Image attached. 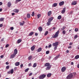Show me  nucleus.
<instances>
[{
  "label": "nucleus",
  "instance_id": "nucleus-35",
  "mask_svg": "<svg viewBox=\"0 0 79 79\" xmlns=\"http://www.w3.org/2000/svg\"><path fill=\"white\" fill-rule=\"evenodd\" d=\"M48 31H46L45 34H44V35H46L48 34Z\"/></svg>",
  "mask_w": 79,
  "mask_h": 79
},
{
  "label": "nucleus",
  "instance_id": "nucleus-43",
  "mask_svg": "<svg viewBox=\"0 0 79 79\" xmlns=\"http://www.w3.org/2000/svg\"><path fill=\"white\" fill-rule=\"evenodd\" d=\"M34 12H33L32 14H31V16H34Z\"/></svg>",
  "mask_w": 79,
  "mask_h": 79
},
{
  "label": "nucleus",
  "instance_id": "nucleus-50",
  "mask_svg": "<svg viewBox=\"0 0 79 79\" xmlns=\"http://www.w3.org/2000/svg\"><path fill=\"white\" fill-rule=\"evenodd\" d=\"M46 54H48L49 53V51H47L46 52Z\"/></svg>",
  "mask_w": 79,
  "mask_h": 79
},
{
  "label": "nucleus",
  "instance_id": "nucleus-19",
  "mask_svg": "<svg viewBox=\"0 0 79 79\" xmlns=\"http://www.w3.org/2000/svg\"><path fill=\"white\" fill-rule=\"evenodd\" d=\"M38 29H39V31H42V27H39L38 28Z\"/></svg>",
  "mask_w": 79,
  "mask_h": 79
},
{
  "label": "nucleus",
  "instance_id": "nucleus-11",
  "mask_svg": "<svg viewBox=\"0 0 79 79\" xmlns=\"http://www.w3.org/2000/svg\"><path fill=\"white\" fill-rule=\"evenodd\" d=\"M19 24L20 26H23L24 24V21H23L22 23L20 22H19Z\"/></svg>",
  "mask_w": 79,
  "mask_h": 79
},
{
  "label": "nucleus",
  "instance_id": "nucleus-49",
  "mask_svg": "<svg viewBox=\"0 0 79 79\" xmlns=\"http://www.w3.org/2000/svg\"><path fill=\"white\" fill-rule=\"evenodd\" d=\"M77 35H76L75 36V37H74L75 39H76V38H77Z\"/></svg>",
  "mask_w": 79,
  "mask_h": 79
},
{
  "label": "nucleus",
  "instance_id": "nucleus-31",
  "mask_svg": "<svg viewBox=\"0 0 79 79\" xmlns=\"http://www.w3.org/2000/svg\"><path fill=\"white\" fill-rule=\"evenodd\" d=\"M75 59H78V58H79V55H77L76 56H75Z\"/></svg>",
  "mask_w": 79,
  "mask_h": 79
},
{
  "label": "nucleus",
  "instance_id": "nucleus-14",
  "mask_svg": "<svg viewBox=\"0 0 79 79\" xmlns=\"http://www.w3.org/2000/svg\"><path fill=\"white\" fill-rule=\"evenodd\" d=\"M11 5V4L10 2H8L7 6L8 7H10Z\"/></svg>",
  "mask_w": 79,
  "mask_h": 79
},
{
  "label": "nucleus",
  "instance_id": "nucleus-44",
  "mask_svg": "<svg viewBox=\"0 0 79 79\" xmlns=\"http://www.w3.org/2000/svg\"><path fill=\"white\" fill-rule=\"evenodd\" d=\"M52 47V44H50L48 45V48H50Z\"/></svg>",
  "mask_w": 79,
  "mask_h": 79
},
{
  "label": "nucleus",
  "instance_id": "nucleus-62",
  "mask_svg": "<svg viewBox=\"0 0 79 79\" xmlns=\"http://www.w3.org/2000/svg\"><path fill=\"white\" fill-rule=\"evenodd\" d=\"M15 13H12V15H15Z\"/></svg>",
  "mask_w": 79,
  "mask_h": 79
},
{
  "label": "nucleus",
  "instance_id": "nucleus-52",
  "mask_svg": "<svg viewBox=\"0 0 79 79\" xmlns=\"http://www.w3.org/2000/svg\"><path fill=\"white\" fill-rule=\"evenodd\" d=\"M3 26V24H0V27H2Z\"/></svg>",
  "mask_w": 79,
  "mask_h": 79
},
{
  "label": "nucleus",
  "instance_id": "nucleus-2",
  "mask_svg": "<svg viewBox=\"0 0 79 79\" xmlns=\"http://www.w3.org/2000/svg\"><path fill=\"white\" fill-rule=\"evenodd\" d=\"M73 74L72 73H70L66 77V79H71L73 78Z\"/></svg>",
  "mask_w": 79,
  "mask_h": 79
},
{
  "label": "nucleus",
  "instance_id": "nucleus-55",
  "mask_svg": "<svg viewBox=\"0 0 79 79\" xmlns=\"http://www.w3.org/2000/svg\"><path fill=\"white\" fill-rule=\"evenodd\" d=\"M71 65H73L74 64V63L73 62H71Z\"/></svg>",
  "mask_w": 79,
  "mask_h": 79
},
{
  "label": "nucleus",
  "instance_id": "nucleus-8",
  "mask_svg": "<svg viewBox=\"0 0 79 79\" xmlns=\"http://www.w3.org/2000/svg\"><path fill=\"white\" fill-rule=\"evenodd\" d=\"M52 21V20H48V22L47 23V25L48 26H49V25H50L51 24V22Z\"/></svg>",
  "mask_w": 79,
  "mask_h": 79
},
{
  "label": "nucleus",
  "instance_id": "nucleus-10",
  "mask_svg": "<svg viewBox=\"0 0 79 79\" xmlns=\"http://www.w3.org/2000/svg\"><path fill=\"white\" fill-rule=\"evenodd\" d=\"M50 68H51V66L49 65V66H48L47 68H46V70H49L50 69Z\"/></svg>",
  "mask_w": 79,
  "mask_h": 79
},
{
  "label": "nucleus",
  "instance_id": "nucleus-59",
  "mask_svg": "<svg viewBox=\"0 0 79 79\" xmlns=\"http://www.w3.org/2000/svg\"><path fill=\"white\" fill-rule=\"evenodd\" d=\"M71 47H72L71 46H69L68 48H71Z\"/></svg>",
  "mask_w": 79,
  "mask_h": 79
},
{
  "label": "nucleus",
  "instance_id": "nucleus-9",
  "mask_svg": "<svg viewBox=\"0 0 79 79\" xmlns=\"http://www.w3.org/2000/svg\"><path fill=\"white\" fill-rule=\"evenodd\" d=\"M66 11V8H64L62 10L61 13H62V14H64V13L65 12V11Z\"/></svg>",
  "mask_w": 79,
  "mask_h": 79
},
{
  "label": "nucleus",
  "instance_id": "nucleus-27",
  "mask_svg": "<svg viewBox=\"0 0 79 79\" xmlns=\"http://www.w3.org/2000/svg\"><path fill=\"white\" fill-rule=\"evenodd\" d=\"M10 74H13L14 72V70H13V69H11L10 70Z\"/></svg>",
  "mask_w": 79,
  "mask_h": 79
},
{
  "label": "nucleus",
  "instance_id": "nucleus-13",
  "mask_svg": "<svg viewBox=\"0 0 79 79\" xmlns=\"http://www.w3.org/2000/svg\"><path fill=\"white\" fill-rule=\"evenodd\" d=\"M14 11L17 13H18L19 12V10L15 9L14 10Z\"/></svg>",
  "mask_w": 79,
  "mask_h": 79
},
{
  "label": "nucleus",
  "instance_id": "nucleus-58",
  "mask_svg": "<svg viewBox=\"0 0 79 79\" xmlns=\"http://www.w3.org/2000/svg\"><path fill=\"white\" fill-rule=\"evenodd\" d=\"M69 50H66V52L67 53H69Z\"/></svg>",
  "mask_w": 79,
  "mask_h": 79
},
{
  "label": "nucleus",
  "instance_id": "nucleus-57",
  "mask_svg": "<svg viewBox=\"0 0 79 79\" xmlns=\"http://www.w3.org/2000/svg\"><path fill=\"white\" fill-rule=\"evenodd\" d=\"M3 3L1 2H0V6L2 5Z\"/></svg>",
  "mask_w": 79,
  "mask_h": 79
},
{
  "label": "nucleus",
  "instance_id": "nucleus-45",
  "mask_svg": "<svg viewBox=\"0 0 79 79\" xmlns=\"http://www.w3.org/2000/svg\"><path fill=\"white\" fill-rule=\"evenodd\" d=\"M16 2H20L21 1V0H16Z\"/></svg>",
  "mask_w": 79,
  "mask_h": 79
},
{
  "label": "nucleus",
  "instance_id": "nucleus-16",
  "mask_svg": "<svg viewBox=\"0 0 79 79\" xmlns=\"http://www.w3.org/2000/svg\"><path fill=\"white\" fill-rule=\"evenodd\" d=\"M35 49V46H33L31 48V51H33V50Z\"/></svg>",
  "mask_w": 79,
  "mask_h": 79
},
{
  "label": "nucleus",
  "instance_id": "nucleus-47",
  "mask_svg": "<svg viewBox=\"0 0 79 79\" xmlns=\"http://www.w3.org/2000/svg\"><path fill=\"white\" fill-rule=\"evenodd\" d=\"M3 41H4V38H3L1 40V42H3Z\"/></svg>",
  "mask_w": 79,
  "mask_h": 79
},
{
  "label": "nucleus",
  "instance_id": "nucleus-38",
  "mask_svg": "<svg viewBox=\"0 0 79 79\" xmlns=\"http://www.w3.org/2000/svg\"><path fill=\"white\" fill-rule=\"evenodd\" d=\"M29 71V69H27L25 70V72H27Z\"/></svg>",
  "mask_w": 79,
  "mask_h": 79
},
{
  "label": "nucleus",
  "instance_id": "nucleus-56",
  "mask_svg": "<svg viewBox=\"0 0 79 79\" xmlns=\"http://www.w3.org/2000/svg\"><path fill=\"white\" fill-rule=\"evenodd\" d=\"M4 19L3 18H1L0 19V20H3Z\"/></svg>",
  "mask_w": 79,
  "mask_h": 79
},
{
  "label": "nucleus",
  "instance_id": "nucleus-28",
  "mask_svg": "<svg viewBox=\"0 0 79 79\" xmlns=\"http://www.w3.org/2000/svg\"><path fill=\"white\" fill-rule=\"evenodd\" d=\"M36 66H37V63H35L33 64V68H35Z\"/></svg>",
  "mask_w": 79,
  "mask_h": 79
},
{
  "label": "nucleus",
  "instance_id": "nucleus-3",
  "mask_svg": "<svg viewBox=\"0 0 79 79\" xmlns=\"http://www.w3.org/2000/svg\"><path fill=\"white\" fill-rule=\"evenodd\" d=\"M60 31L58 30L57 32L56 33L55 35L53 36V38H56L58 36V34H59V32Z\"/></svg>",
  "mask_w": 79,
  "mask_h": 79
},
{
  "label": "nucleus",
  "instance_id": "nucleus-61",
  "mask_svg": "<svg viewBox=\"0 0 79 79\" xmlns=\"http://www.w3.org/2000/svg\"><path fill=\"white\" fill-rule=\"evenodd\" d=\"M6 64L8 65L9 63L8 62H6Z\"/></svg>",
  "mask_w": 79,
  "mask_h": 79
},
{
  "label": "nucleus",
  "instance_id": "nucleus-1",
  "mask_svg": "<svg viewBox=\"0 0 79 79\" xmlns=\"http://www.w3.org/2000/svg\"><path fill=\"white\" fill-rule=\"evenodd\" d=\"M14 53L10 55V59L14 58L15 57V56H16V54L18 53V50H17V49H15L14 50Z\"/></svg>",
  "mask_w": 79,
  "mask_h": 79
},
{
  "label": "nucleus",
  "instance_id": "nucleus-54",
  "mask_svg": "<svg viewBox=\"0 0 79 79\" xmlns=\"http://www.w3.org/2000/svg\"><path fill=\"white\" fill-rule=\"evenodd\" d=\"M73 45V43L72 42L70 43L69 45Z\"/></svg>",
  "mask_w": 79,
  "mask_h": 79
},
{
  "label": "nucleus",
  "instance_id": "nucleus-36",
  "mask_svg": "<svg viewBox=\"0 0 79 79\" xmlns=\"http://www.w3.org/2000/svg\"><path fill=\"white\" fill-rule=\"evenodd\" d=\"M41 16V15L39 14L37 15V16H38V18H39L40 17V16Z\"/></svg>",
  "mask_w": 79,
  "mask_h": 79
},
{
  "label": "nucleus",
  "instance_id": "nucleus-32",
  "mask_svg": "<svg viewBox=\"0 0 79 79\" xmlns=\"http://www.w3.org/2000/svg\"><path fill=\"white\" fill-rule=\"evenodd\" d=\"M78 31H79L78 28H76L75 29V32H77Z\"/></svg>",
  "mask_w": 79,
  "mask_h": 79
},
{
  "label": "nucleus",
  "instance_id": "nucleus-46",
  "mask_svg": "<svg viewBox=\"0 0 79 79\" xmlns=\"http://www.w3.org/2000/svg\"><path fill=\"white\" fill-rule=\"evenodd\" d=\"M23 67V64H22L20 65L21 68H22Z\"/></svg>",
  "mask_w": 79,
  "mask_h": 79
},
{
  "label": "nucleus",
  "instance_id": "nucleus-53",
  "mask_svg": "<svg viewBox=\"0 0 79 79\" xmlns=\"http://www.w3.org/2000/svg\"><path fill=\"white\" fill-rule=\"evenodd\" d=\"M64 29H65V27H63L62 28V29H61L62 31L64 30Z\"/></svg>",
  "mask_w": 79,
  "mask_h": 79
},
{
  "label": "nucleus",
  "instance_id": "nucleus-29",
  "mask_svg": "<svg viewBox=\"0 0 79 79\" xmlns=\"http://www.w3.org/2000/svg\"><path fill=\"white\" fill-rule=\"evenodd\" d=\"M41 50H42V48H40L38 50V52H40V51H41Z\"/></svg>",
  "mask_w": 79,
  "mask_h": 79
},
{
  "label": "nucleus",
  "instance_id": "nucleus-30",
  "mask_svg": "<svg viewBox=\"0 0 79 79\" xmlns=\"http://www.w3.org/2000/svg\"><path fill=\"white\" fill-rule=\"evenodd\" d=\"M59 57L60 55H58L57 56L55 57V59H56V60H57V59H58V57Z\"/></svg>",
  "mask_w": 79,
  "mask_h": 79
},
{
  "label": "nucleus",
  "instance_id": "nucleus-6",
  "mask_svg": "<svg viewBox=\"0 0 79 79\" xmlns=\"http://www.w3.org/2000/svg\"><path fill=\"white\" fill-rule=\"evenodd\" d=\"M66 67H64L62 68L61 70L62 71V72H64V71H65L66 70Z\"/></svg>",
  "mask_w": 79,
  "mask_h": 79
},
{
  "label": "nucleus",
  "instance_id": "nucleus-23",
  "mask_svg": "<svg viewBox=\"0 0 79 79\" xmlns=\"http://www.w3.org/2000/svg\"><path fill=\"white\" fill-rule=\"evenodd\" d=\"M52 76V74L51 73H49L47 75V77H50L51 76Z\"/></svg>",
  "mask_w": 79,
  "mask_h": 79
},
{
  "label": "nucleus",
  "instance_id": "nucleus-40",
  "mask_svg": "<svg viewBox=\"0 0 79 79\" xmlns=\"http://www.w3.org/2000/svg\"><path fill=\"white\" fill-rule=\"evenodd\" d=\"M5 47H6V48H7V47H9V44H6Z\"/></svg>",
  "mask_w": 79,
  "mask_h": 79
},
{
  "label": "nucleus",
  "instance_id": "nucleus-41",
  "mask_svg": "<svg viewBox=\"0 0 79 79\" xmlns=\"http://www.w3.org/2000/svg\"><path fill=\"white\" fill-rule=\"evenodd\" d=\"M32 75V73H31L29 75V76H31Z\"/></svg>",
  "mask_w": 79,
  "mask_h": 79
},
{
  "label": "nucleus",
  "instance_id": "nucleus-33",
  "mask_svg": "<svg viewBox=\"0 0 79 79\" xmlns=\"http://www.w3.org/2000/svg\"><path fill=\"white\" fill-rule=\"evenodd\" d=\"M57 18L58 19H60L61 18V15L59 16Z\"/></svg>",
  "mask_w": 79,
  "mask_h": 79
},
{
  "label": "nucleus",
  "instance_id": "nucleus-20",
  "mask_svg": "<svg viewBox=\"0 0 79 79\" xmlns=\"http://www.w3.org/2000/svg\"><path fill=\"white\" fill-rule=\"evenodd\" d=\"M51 14H52V11H48V16H50Z\"/></svg>",
  "mask_w": 79,
  "mask_h": 79
},
{
  "label": "nucleus",
  "instance_id": "nucleus-5",
  "mask_svg": "<svg viewBox=\"0 0 79 79\" xmlns=\"http://www.w3.org/2000/svg\"><path fill=\"white\" fill-rule=\"evenodd\" d=\"M59 43L58 42H56L55 43H53L52 44V46L53 47H58Z\"/></svg>",
  "mask_w": 79,
  "mask_h": 79
},
{
  "label": "nucleus",
  "instance_id": "nucleus-18",
  "mask_svg": "<svg viewBox=\"0 0 79 79\" xmlns=\"http://www.w3.org/2000/svg\"><path fill=\"white\" fill-rule=\"evenodd\" d=\"M22 41V40L21 39H19L17 40V44H19V43H21V41Z\"/></svg>",
  "mask_w": 79,
  "mask_h": 79
},
{
  "label": "nucleus",
  "instance_id": "nucleus-42",
  "mask_svg": "<svg viewBox=\"0 0 79 79\" xmlns=\"http://www.w3.org/2000/svg\"><path fill=\"white\" fill-rule=\"evenodd\" d=\"M10 30H13V29H14V27H11L10 28Z\"/></svg>",
  "mask_w": 79,
  "mask_h": 79
},
{
  "label": "nucleus",
  "instance_id": "nucleus-60",
  "mask_svg": "<svg viewBox=\"0 0 79 79\" xmlns=\"http://www.w3.org/2000/svg\"><path fill=\"white\" fill-rule=\"evenodd\" d=\"M35 35L36 36H37V35H38V34H37V33H35Z\"/></svg>",
  "mask_w": 79,
  "mask_h": 79
},
{
  "label": "nucleus",
  "instance_id": "nucleus-51",
  "mask_svg": "<svg viewBox=\"0 0 79 79\" xmlns=\"http://www.w3.org/2000/svg\"><path fill=\"white\" fill-rule=\"evenodd\" d=\"M0 58H3V55H2L1 56H0Z\"/></svg>",
  "mask_w": 79,
  "mask_h": 79
},
{
  "label": "nucleus",
  "instance_id": "nucleus-21",
  "mask_svg": "<svg viewBox=\"0 0 79 79\" xmlns=\"http://www.w3.org/2000/svg\"><path fill=\"white\" fill-rule=\"evenodd\" d=\"M15 65L16 66H19V62H16L15 64Z\"/></svg>",
  "mask_w": 79,
  "mask_h": 79
},
{
  "label": "nucleus",
  "instance_id": "nucleus-64",
  "mask_svg": "<svg viewBox=\"0 0 79 79\" xmlns=\"http://www.w3.org/2000/svg\"><path fill=\"white\" fill-rule=\"evenodd\" d=\"M56 29V28L55 27H53V29H54L55 30Z\"/></svg>",
  "mask_w": 79,
  "mask_h": 79
},
{
  "label": "nucleus",
  "instance_id": "nucleus-39",
  "mask_svg": "<svg viewBox=\"0 0 79 79\" xmlns=\"http://www.w3.org/2000/svg\"><path fill=\"white\" fill-rule=\"evenodd\" d=\"M53 17H51L49 19V20H53Z\"/></svg>",
  "mask_w": 79,
  "mask_h": 79
},
{
  "label": "nucleus",
  "instance_id": "nucleus-34",
  "mask_svg": "<svg viewBox=\"0 0 79 79\" xmlns=\"http://www.w3.org/2000/svg\"><path fill=\"white\" fill-rule=\"evenodd\" d=\"M57 47L58 46H55V47L54 48V51H55V50H56Z\"/></svg>",
  "mask_w": 79,
  "mask_h": 79
},
{
  "label": "nucleus",
  "instance_id": "nucleus-4",
  "mask_svg": "<svg viewBox=\"0 0 79 79\" xmlns=\"http://www.w3.org/2000/svg\"><path fill=\"white\" fill-rule=\"evenodd\" d=\"M46 77V75L45 74H43L40 76L39 78L40 79H43L44 77Z\"/></svg>",
  "mask_w": 79,
  "mask_h": 79
},
{
  "label": "nucleus",
  "instance_id": "nucleus-7",
  "mask_svg": "<svg viewBox=\"0 0 79 79\" xmlns=\"http://www.w3.org/2000/svg\"><path fill=\"white\" fill-rule=\"evenodd\" d=\"M64 1L60 2V3H59V6H62V5H64Z\"/></svg>",
  "mask_w": 79,
  "mask_h": 79
},
{
  "label": "nucleus",
  "instance_id": "nucleus-12",
  "mask_svg": "<svg viewBox=\"0 0 79 79\" xmlns=\"http://www.w3.org/2000/svg\"><path fill=\"white\" fill-rule=\"evenodd\" d=\"M76 4H77V2L76 1L73 2L72 3V4L73 5H75Z\"/></svg>",
  "mask_w": 79,
  "mask_h": 79
},
{
  "label": "nucleus",
  "instance_id": "nucleus-63",
  "mask_svg": "<svg viewBox=\"0 0 79 79\" xmlns=\"http://www.w3.org/2000/svg\"><path fill=\"white\" fill-rule=\"evenodd\" d=\"M2 11V9L1 8L0 9V12Z\"/></svg>",
  "mask_w": 79,
  "mask_h": 79
},
{
  "label": "nucleus",
  "instance_id": "nucleus-22",
  "mask_svg": "<svg viewBox=\"0 0 79 79\" xmlns=\"http://www.w3.org/2000/svg\"><path fill=\"white\" fill-rule=\"evenodd\" d=\"M66 33V31L65 30H63L62 31V33L63 35H65Z\"/></svg>",
  "mask_w": 79,
  "mask_h": 79
},
{
  "label": "nucleus",
  "instance_id": "nucleus-48",
  "mask_svg": "<svg viewBox=\"0 0 79 79\" xmlns=\"http://www.w3.org/2000/svg\"><path fill=\"white\" fill-rule=\"evenodd\" d=\"M10 73H11V72H10V71H9L8 72H7V74H10Z\"/></svg>",
  "mask_w": 79,
  "mask_h": 79
},
{
  "label": "nucleus",
  "instance_id": "nucleus-17",
  "mask_svg": "<svg viewBox=\"0 0 79 79\" xmlns=\"http://www.w3.org/2000/svg\"><path fill=\"white\" fill-rule=\"evenodd\" d=\"M50 66V63H46L45 64H44V66Z\"/></svg>",
  "mask_w": 79,
  "mask_h": 79
},
{
  "label": "nucleus",
  "instance_id": "nucleus-26",
  "mask_svg": "<svg viewBox=\"0 0 79 79\" xmlns=\"http://www.w3.org/2000/svg\"><path fill=\"white\" fill-rule=\"evenodd\" d=\"M27 18H31V15L30 14H27Z\"/></svg>",
  "mask_w": 79,
  "mask_h": 79
},
{
  "label": "nucleus",
  "instance_id": "nucleus-25",
  "mask_svg": "<svg viewBox=\"0 0 79 79\" xmlns=\"http://www.w3.org/2000/svg\"><path fill=\"white\" fill-rule=\"evenodd\" d=\"M32 58V56H29L28 58V59L29 60H31V58Z\"/></svg>",
  "mask_w": 79,
  "mask_h": 79
},
{
  "label": "nucleus",
  "instance_id": "nucleus-24",
  "mask_svg": "<svg viewBox=\"0 0 79 79\" xmlns=\"http://www.w3.org/2000/svg\"><path fill=\"white\" fill-rule=\"evenodd\" d=\"M33 34H34V32H31L29 34V36H31V35H32Z\"/></svg>",
  "mask_w": 79,
  "mask_h": 79
},
{
  "label": "nucleus",
  "instance_id": "nucleus-15",
  "mask_svg": "<svg viewBox=\"0 0 79 79\" xmlns=\"http://www.w3.org/2000/svg\"><path fill=\"white\" fill-rule=\"evenodd\" d=\"M57 4H57V3H54L52 5V7H55L57 6Z\"/></svg>",
  "mask_w": 79,
  "mask_h": 79
},
{
  "label": "nucleus",
  "instance_id": "nucleus-37",
  "mask_svg": "<svg viewBox=\"0 0 79 79\" xmlns=\"http://www.w3.org/2000/svg\"><path fill=\"white\" fill-rule=\"evenodd\" d=\"M6 69H9V68H10V66L9 65L6 66Z\"/></svg>",
  "mask_w": 79,
  "mask_h": 79
}]
</instances>
